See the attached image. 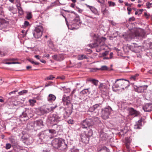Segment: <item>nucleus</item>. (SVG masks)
<instances>
[{
    "label": "nucleus",
    "instance_id": "f257e3e1",
    "mask_svg": "<svg viewBox=\"0 0 152 152\" xmlns=\"http://www.w3.org/2000/svg\"><path fill=\"white\" fill-rule=\"evenodd\" d=\"M52 144L53 147L57 149L63 151L66 148L67 144L65 140L62 139L55 138L52 141Z\"/></svg>",
    "mask_w": 152,
    "mask_h": 152
},
{
    "label": "nucleus",
    "instance_id": "f03ea898",
    "mask_svg": "<svg viewBox=\"0 0 152 152\" xmlns=\"http://www.w3.org/2000/svg\"><path fill=\"white\" fill-rule=\"evenodd\" d=\"M113 86L115 88H119L124 90L129 86V80L124 79H117Z\"/></svg>",
    "mask_w": 152,
    "mask_h": 152
},
{
    "label": "nucleus",
    "instance_id": "7ed1b4c3",
    "mask_svg": "<svg viewBox=\"0 0 152 152\" xmlns=\"http://www.w3.org/2000/svg\"><path fill=\"white\" fill-rule=\"evenodd\" d=\"M146 35L144 31L139 32L137 31L135 33L130 32L127 36L128 40H129L133 38H134L135 37L140 39H142L143 38H145Z\"/></svg>",
    "mask_w": 152,
    "mask_h": 152
},
{
    "label": "nucleus",
    "instance_id": "20e7f679",
    "mask_svg": "<svg viewBox=\"0 0 152 152\" xmlns=\"http://www.w3.org/2000/svg\"><path fill=\"white\" fill-rule=\"evenodd\" d=\"M62 119L61 116L58 114H53L50 115L48 117V121L50 124L55 126Z\"/></svg>",
    "mask_w": 152,
    "mask_h": 152
},
{
    "label": "nucleus",
    "instance_id": "39448f33",
    "mask_svg": "<svg viewBox=\"0 0 152 152\" xmlns=\"http://www.w3.org/2000/svg\"><path fill=\"white\" fill-rule=\"evenodd\" d=\"M43 31V27L41 26H39L35 27L33 32L34 37L36 39L40 38L42 35Z\"/></svg>",
    "mask_w": 152,
    "mask_h": 152
},
{
    "label": "nucleus",
    "instance_id": "423d86ee",
    "mask_svg": "<svg viewBox=\"0 0 152 152\" xmlns=\"http://www.w3.org/2000/svg\"><path fill=\"white\" fill-rule=\"evenodd\" d=\"M112 111V108L109 106H108L107 107L102 109L101 117L102 118L105 120L108 119Z\"/></svg>",
    "mask_w": 152,
    "mask_h": 152
},
{
    "label": "nucleus",
    "instance_id": "0eeeda50",
    "mask_svg": "<svg viewBox=\"0 0 152 152\" xmlns=\"http://www.w3.org/2000/svg\"><path fill=\"white\" fill-rule=\"evenodd\" d=\"M60 110H64L63 116L64 119H67L69 118L72 113V107H68L65 109L63 107H60Z\"/></svg>",
    "mask_w": 152,
    "mask_h": 152
},
{
    "label": "nucleus",
    "instance_id": "6e6552de",
    "mask_svg": "<svg viewBox=\"0 0 152 152\" xmlns=\"http://www.w3.org/2000/svg\"><path fill=\"white\" fill-rule=\"evenodd\" d=\"M80 124L82 128L87 129L88 127H91L94 124V123L91 119H86L83 121Z\"/></svg>",
    "mask_w": 152,
    "mask_h": 152
},
{
    "label": "nucleus",
    "instance_id": "1a4fd4ad",
    "mask_svg": "<svg viewBox=\"0 0 152 152\" xmlns=\"http://www.w3.org/2000/svg\"><path fill=\"white\" fill-rule=\"evenodd\" d=\"M71 98L69 96H64L62 99V102L64 105H68V107H72V105L70 102Z\"/></svg>",
    "mask_w": 152,
    "mask_h": 152
},
{
    "label": "nucleus",
    "instance_id": "9d476101",
    "mask_svg": "<svg viewBox=\"0 0 152 152\" xmlns=\"http://www.w3.org/2000/svg\"><path fill=\"white\" fill-rule=\"evenodd\" d=\"M57 107V105L54 107L52 106L50 107H46L44 108H41V111L43 113H47L53 110Z\"/></svg>",
    "mask_w": 152,
    "mask_h": 152
},
{
    "label": "nucleus",
    "instance_id": "9b49d317",
    "mask_svg": "<svg viewBox=\"0 0 152 152\" xmlns=\"http://www.w3.org/2000/svg\"><path fill=\"white\" fill-rule=\"evenodd\" d=\"M9 22L4 19L0 18V29L5 28L8 26Z\"/></svg>",
    "mask_w": 152,
    "mask_h": 152
},
{
    "label": "nucleus",
    "instance_id": "f8f14e48",
    "mask_svg": "<svg viewBox=\"0 0 152 152\" xmlns=\"http://www.w3.org/2000/svg\"><path fill=\"white\" fill-rule=\"evenodd\" d=\"M102 102L98 104H96L92 107H91L89 110L91 112H93L96 110H98L100 109L101 107Z\"/></svg>",
    "mask_w": 152,
    "mask_h": 152
},
{
    "label": "nucleus",
    "instance_id": "ddd939ff",
    "mask_svg": "<svg viewBox=\"0 0 152 152\" xmlns=\"http://www.w3.org/2000/svg\"><path fill=\"white\" fill-rule=\"evenodd\" d=\"M143 109L145 112H150L152 110V104L147 103L143 107Z\"/></svg>",
    "mask_w": 152,
    "mask_h": 152
},
{
    "label": "nucleus",
    "instance_id": "4468645a",
    "mask_svg": "<svg viewBox=\"0 0 152 152\" xmlns=\"http://www.w3.org/2000/svg\"><path fill=\"white\" fill-rule=\"evenodd\" d=\"M86 6L95 15H99V13L97 10L94 7L90 6L87 4H86Z\"/></svg>",
    "mask_w": 152,
    "mask_h": 152
},
{
    "label": "nucleus",
    "instance_id": "2eb2a0df",
    "mask_svg": "<svg viewBox=\"0 0 152 152\" xmlns=\"http://www.w3.org/2000/svg\"><path fill=\"white\" fill-rule=\"evenodd\" d=\"M129 114L131 115L136 116L139 114V113L134 110L132 108H129Z\"/></svg>",
    "mask_w": 152,
    "mask_h": 152
},
{
    "label": "nucleus",
    "instance_id": "dca6fc26",
    "mask_svg": "<svg viewBox=\"0 0 152 152\" xmlns=\"http://www.w3.org/2000/svg\"><path fill=\"white\" fill-rule=\"evenodd\" d=\"M142 119H140L138 121L136 122L134 126V129H140L141 127L142 126Z\"/></svg>",
    "mask_w": 152,
    "mask_h": 152
},
{
    "label": "nucleus",
    "instance_id": "f3484780",
    "mask_svg": "<svg viewBox=\"0 0 152 152\" xmlns=\"http://www.w3.org/2000/svg\"><path fill=\"white\" fill-rule=\"evenodd\" d=\"M31 112V110L29 109L26 110L24 112L22 113V115L20 116V118H22L28 117V113H30Z\"/></svg>",
    "mask_w": 152,
    "mask_h": 152
},
{
    "label": "nucleus",
    "instance_id": "a211bd4d",
    "mask_svg": "<svg viewBox=\"0 0 152 152\" xmlns=\"http://www.w3.org/2000/svg\"><path fill=\"white\" fill-rule=\"evenodd\" d=\"M89 88L85 89L81 91L80 92V96H82L81 97L80 99H83V97H85L87 96V93L88 92V90Z\"/></svg>",
    "mask_w": 152,
    "mask_h": 152
},
{
    "label": "nucleus",
    "instance_id": "6ab92c4d",
    "mask_svg": "<svg viewBox=\"0 0 152 152\" xmlns=\"http://www.w3.org/2000/svg\"><path fill=\"white\" fill-rule=\"evenodd\" d=\"M99 44V43L98 41V39H96L95 40L94 43L89 44L88 45V46L91 48H94L97 47Z\"/></svg>",
    "mask_w": 152,
    "mask_h": 152
},
{
    "label": "nucleus",
    "instance_id": "aec40b11",
    "mask_svg": "<svg viewBox=\"0 0 152 152\" xmlns=\"http://www.w3.org/2000/svg\"><path fill=\"white\" fill-rule=\"evenodd\" d=\"M56 96L53 94H50L47 97L48 101L50 102H52L56 99Z\"/></svg>",
    "mask_w": 152,
    "mask_h": 152
},
{
    "label": "nucleus",
    "instance_id": "412c9836",
    "mask_svg": "<svg viewBox=\"0 0 152 152\" xmlns=\"http://www.w3.org/2000/svg\"><path fill=\"white\" fill-rule=\"evenodd\" d=\"M75 18L73 21V23L78 25L79 24L81 23V22H80L79 16L77 15H75Z\"/></svg>",
    "mask_w": 152,
    "mask_h": 152
},
{
    "label": "nucleus",
    "instance_id": "4be33fe9",
    "mask_svg": "<svg viewBox=\"0 0 152 152\" xmlns=\"http://www.w3.org/2000/svg\"><path fill=\"white\" fill-rule=\"evenodd\" d=\"M85 134L87 137L88 140H87V141H88L89 140V139L88 137H91L93 134L92 130L91 129H89L87 133H85Z\"/></svg>",
    "mask_w": 152,
    "mask_h": 152
},
{
    "label": "nucleus",
    "instance_id": "5701e85b",
    "mask_svg": "<svg viewBox=\"0 0 152 152\" xmlns=\"http://www.w3.org/2000/svg\"><path fill=\"white\" fill-rule=\"evenodd\" d=\"M93 71H96L97 70H107L108 69V68L106 66H102L100 68H93L92 69Z\"/></svg>",
    "mask_w": 152,
    "mask_h": 152
},
{
    "label": "nucleus",
    "instance_id": "b1692460",
    "mask_svg": "<svg viewBox=\"0 0 152 152\" xmlns=\"http://www.w3.org/2000/svg\"><path fill=\"white\" fill-rule=\"evenodd\" d=\"M45 134L44 132H42L39 133L38 134L39 138L41 140H42L45 138L46 136H45Z\"/></svg>",
    "mask_w": 152,
    "mask_h": 152
},
{
    "label": "nucleus",
    "instance_id": "393cba45",
    "mask_svg": "<svg viewBox=\"0 0 152 152\" xmlns=\"http://www.w3.org/2000/svg\"><path fill=\"white\" fill-rule=\"evenodd\" d=\"M65 54H59L58 55V61H61L64 59Z\"/></svg>",
    "mask_w": 152,
    "mask_h": 152
},
{
    "label": "nucleus",
    "instance_id": "a878e982",
    "mask_svg": "<svg viewBox=\"0 0 152 152\" xmlns=\"http://www.w3.org/2000/svg\"><path fill=\"white\" fill-rule=\"evenodd\" d=\"M145 87L143 86H140L137 87L136 91L138 92L141 93L144 91Z\"/></svg>",
    "mask_w": 152,
    "mask_h": 152
},
{
    "label": "nucleus",
    "instance_id": "bb28decb",
    "mask_svg": "<svg viewBox=\"0 0 152 152\" xmlns=\"http://www.w3.org/2000/svg\"><path fill=\"white\" fill-rule=\"evenodd\" d=\"M88 58L86 55L82 54L79 55L78 56V59L79 60H82L85 59H87Z\"/></svg>",
    "mask_w": 152,
    "mask_h": 152
},
{
    "label": "nucleus",
    "instance_id": "cd10ccee",
    "mask_svg": "<svg viewBox=\"0 0 152 152\" xmlns=\"http://www.w3.org/2000/svg\"><path fill=\"white\" fill-rule=\"evenodd\" d=\"M43 121L40 120L37 121L35 123L37 126H43Z\"/></svg>",
    "mask_w": 152,
    "mask_h": 152
},
{
    "label": "nucleus",
    "instance_id": "c85d7f7f",
    "mask_svg": "<svg viewBox=\"0 0 152 152\" xmlns=\"http://www.w3.org/2000/svg\"><path fill=\"white\" fill-rule=\"evenodd\" d=\"M100 137L102 141H106L107 139V135L106 134H102L100 135Z\"/></svg>",
    "mask_w": 152,
    "mask_h": 152
},
{
    "label": "nucleus",
    "instance_id": "c756f323",
    "mask_svg": "<svg viewBox=\"0 0 152 152\" xmlns=\"http://www.w3.org/2000/svg\"><path fill=\"white\" fill-rule=\"evenodd\" d=\"M28 102L30 105L33 106L34 105L35 103L36 102V101L34 99H30L28 100Z\"/></svg>",
    "mask_w": 152,
    "mask_h": 152
},
{
    "label": "nucleus",
    "instance_id": "7c9ffc66",
    "mask_svg": "<svg viewBox=\"0 0 152 152\" xmlns=\"http://www.w3.org/2000/svg\"><path fill=\"white\" fill-rule=\"evenodd\" d=\"M89 81L91 82L93 84L96 86L97 85L98 83V81L95 79H90L89 80Z\"/></svg>",
    "mask_w": 152,
    "mask_h": 152
},
{
    "label": "nucleus",
    "instance_id": "2f4dec72",
    "mask_svg": "<svg viewBox=\"0 0 152 152\" xmlns=\"http://www.w3.org/2000/svg\"><path fill=\"white\" fill-rule=\"evenodd\" d=\"M26 18L27 19L29 20L32 18L31 13L30 12H26Z\"/></svg>",
    "mask_w": 152,
    "mask_h": 152
},
{
    "label": "nucleus",
    "instance_id": "473e14b6",
    "mask_svg": "<svg viewBox=\"0 0 152 152\" xmlns=\"http://www.w3.org/2000/svg\"><path fill=\"white\" fill-rule=\"evenodd\" d=\"M56 129H57V128H58V126L56 125ZM57 130L56 129H49V132L50 133H51L53 134H55L56 133V131Z\"/></svg>",
    "mask_w": 152,
    "mask_h": 152
},
{
    "label": "nucleus",
    "instance_id": "72a5a7b5",
    "mask_svg": "<svg viewBox=\"0 0 152 152\" xmlns=\"http://www.w3.org/2000/svg\"><path fill=\"white\" fill-rule=\"evenodd\" d=\"M27 92V91L25 90H23L22 91H20V92H18V94L19 95H23L25 94H26Z\"/></svg>",
    "mask_w": 152,
    "mask_h": 152
},
{
    "label": "nucleus",
    "instance_id": "f704fd0d",
    "mask_svg": "<svg viewBox=\"0 0 152 152\" xmlns=\"http://www.w3.org/2000/svg\"><path fill=\"white\" fill-rule=\"evenodd\" d=\"M29 25V22L27 21H25L24 23V26L23 27L25 28Z\"/></svg>",
    "mask_w": 152,
    "mask_h": 152
},
{
    "label": "nucleus",
    "instance_id": "c9c22d12",
    "mask_svg": "<svg viewBox=\"0 0 152 152\" xmlns=\"http://www.w3.org/2000/svg\"><path fill=\"white\" fill-rule=\"evenodd\" d=\"M10 142H11V143L13 145H15L16 144V142L15 141V139L12 138H11L10 139Z\"/></svg>",
    "mask_w": 152,
    "mask_h": 152
},
{
    "label": "nucleus",
    "instance_id": "e433bc0d",
    "mask_svg": "<svg viewBox=\"0 0 152 152\" xmlns=\"http://www.w3.org/2000/svg\"><path fill=\"white\" fill-rule=\"evenodd\" d=\"M102 11L104 14L106 13H108V11L106 8H103L102 9Z\"/></svg>",
    "mask_w": 152,
    "mask_h": 152
},
{
    "label": "nucleus",
    "instance_id": "4c0bfd02",
    "mask_svg": "<svg viewBox=\"0 0 152 152\" xmlns=\"http://www.w3.org/2000/svg\"><path fill=\"white\" fill-rule=\"evenodd\" d=\"M18 10L19 13L20 14H23V11L21 7L18 6Z\"/></svg>",
    "mask_w": 152,
    "mask_h": 152
},
{
    "label": "nucleus",
    "instance_id": "58836bf2",
    "mask_svg": "<svg viewBox=\"0 0 152 152\" xmlns=\"http://www.w3.org/2000/svg\"><path fill=\"white\" fill-rule=\"evenodd\" d=\"M54 78V77L52 75H50L49 76L47 77L46 79V80H52L53 78Z\"/></svg>",
    "mask_w": 152,
    "mask_h": 152
},
{
    "label": "nucleus",
    "instance_id": "ea45409f",
    "mask_svg": "<svg viewBox=\"0 0 152 152\" xmlns=\"http://www.w3.org/2000/svg\"><path fill=\"white\" fill-rule=\"evenodd\" d=\"M146 5L147 6V8L149 9L151 7H152V3L147 2L146 4Z\"/></svg>",
    "mask_w": 152,
    "mask_h": 152
},
{
    "label": "nucleus",
    "instance_id": "a19ab883",
    "mask_svg": "<svg viewBox=\"0 0 152 152\" xmlns=\"http://www.w3.org/2000/svg\"><path fill=\"white\" fill-rule=\"evenodd\" d=\"M11 147V145L10 143H7L6 145L5 148L6 149H9Z\"/></svg>",
    "mask_w": 152,
    "mask_h": 152
},
{
    "label": "nucleus",
    "instance_id": "79ce46f5",
    "mask_svg": "<svg viewBox=\"0 0 152 152\" xmlns=\"http://www.w3.org/2000/svg\"><path fill=\"white\" fill-rule=\"evenodd\" d=\"M29 61L32 64H35L36 65H38L39 64V63L37 62H35L33 60L31 59L29 60Z\"/></svg>",
    "mask_w": 152,
    "mask_h": 152
},
{
    "label": "nucleus",
    "instance_id": "37998d69",
    "mask_svg": "<svg viewBox=\"0 0 152 152\" xmlns=\"http://www.w3.org/2000/svg\"><path fill=\"white\" fill-rule=\"evenodd\" d=\"M52 57L53 59L58 61V55L56 54L52 56Z\"/></svg>",
    "mask_w": 152,
    "mask_h": 152
},
{
    "label": "nucleus",
    "instance_id": "c03bdc74",
    "mask_svg": "<svg viewBox=\"0 0 152 152\" xmlns=\"http://www.w3.org/2000/svg\"><path fill=\"white\" fill-rule=\"evenodd\" d=\"M108 4L109 6H114L115 5V3L114 2L112 1H108Z\"/></svg>",
    "mask_w": 152,
    "mask_h": 152
},
{
    "label": "nucleus",
    "instance_id": "a18cd8bd",
    "mask_svg": "<svg viewBox=\"0 0 152 152\" xmlns=\"http://www.w3.org/2000/svg\"><path fill=\"white\" fill-rule=\"evenodd\" d=\"M126 147L127 151L129 152L130 151V148H129V144L128 143H127L126 145Z\"/></svg>",
    "mask_w": 152,
    "mask_h": 152
},
{
    "label": "nucleus",
    "instance_id": "49530a36",
    "mask_svg": "<svg viewBox=\"0 0 152 152\" xmlns=\"http://www.w3.org/2000/svg\"><path fill=\"white\" fill-rule=\"evenodd\" d=\"M132 9L130 8L129 7H128L127 8V10L128 11V15L130 14V12L132 11Z\"/></svg>",
    "mask_w": 152,
    "mask_h": 152
},
{
    "label": "nucleus",
    "instance_id": "de8ad7c7",
    "mask_svg": "<svg viewBox=\"0 0 152 152\" xmlns=\"http://www.w3.org/2000/svg\"><path fill=\"white\" fill-rule=\"evenodd\" d=\"M132 4H129L128 2H126L125 3V5L126 6H128L129 7H131L132 6Z\"/></svg>",
    "mask_w": 152,
    "mask_h": 152
},
{
    "label": "nucleus",
    "instance_id": "09e8293b",
    "mask_svg": "<svg viewBox=\"0 0 152 152\" xmlns=\"http://www.w3.org/2000/svg\"><path fill=\"white\" fill-rule=\"evenodd\" d=\"M135 20V18L134 17H132L131 18H130L129 19V21H134Z\"/></svg>",
    "mask_w": 152,
    "mask_h": 152
},
{
    "label": "nucleus",
    "instance_id": "8fccbe9b",
    "mask_svg": "<svg viewBox=\"0 0 152 152\" xmlns=\"http://www.w3.org/2000/svg\"><path fill=\"white\" fill-rule=\"evenodd\" d=\"M18 91L17 90H15V91H13L9 93V94L11 95V94H15V92Z\"/></svg>",
    "mask_w": 152,
    "mask_h": 152
},
{
    "label": "nucleus",
    "instance_id": "3c124183",
    "mask_svg": "<svg viewBox=\"0 0 152 152\" xmlns=\"http://www.w3.org/2000/svg\"><path fill=\"white\" fill-rule=\"evenodd\" d=\"M97 1L101 4H103L104 2V0H97Z\"/></svg>",
    "mask_w": 152,
    "mask_h": 152
},
{
    "label": "nucleus",
    "instance_id": "603ef678",
    "mask_svg": "<svg viewBox=\"0 0 152 152\" xmlns=\"http://www.w3.org/2000/svg\"><path fill=\"white\" fill-rule=\"evenodd\" d=\"M143 10V9L138 10V11H139V12H140L139 14H138V16H139V15H140L142 13Z\"/></svg>",
    "mask_w": 152,
    "mask_h": 152
},
{
    "label": "nucleus",
    "instance_id": "864d4df0",
    "mask_svg": "<svg viewBox=\"0 0 152 152\" xmlns=\"http://www.w3.org/2000/svg\"><path fill=\"white\" fill-rule=\"evenodd\" d=\"M108 54V53L107 51H105V52L103 53L102 54L103 56H107Z\"/></svg>",
    "mask_w": 152,
    "mask_h": 152
},
{
    "label": "nucleus",
    "instance_id": "5fc2aeb1",
    "mask_svg": "<svg viewBox=\"0 0 152 152\" xmlns=\"http://www.w3.org/2000/svg\"><path fill=\"white\" fill-rule=\"evenodd\" d=\"M73 121L71 119H70L68 121V123L69 124H73Z\"/></svg>",
    "mask_w": 152,
    "mask_h": 152
},
{
    "label": "nucleus",
    "instance_id": "6e6d98bb",
    "mask_svg": "<svg viewBox=\"0 0 152 152\" xmlns=\"http://www.w3.org/2000/svg\"><path fill=\"white\" fill-rule=\"evenodd\" d=\"M144 15L147 18H148L150 16L149 15H148L147 13L145 12L144 13Z\"/></svg>",
    "mask_w": 152,
    "mask_h": 152
},
{
    "label": "nucleus",
    "instance_id": "4d7b16f0",
    "mask_svg": "<svg viewBox=\"0 0 152 152\" xmlns=\"http://www.w3.org/2000/svg\"><path fill=\"white\" fill-rule=\"evenodd\" d=\"M27 139V138L25 137L24 136H23L21 137V140L22 141L25 140Z\"/></svg>",
    "mask_w": 152,
    "mask_h": 152
},
{
    "label": "nucleus",
    "instance_id": "13d9d810",
    "mask_svg": "<svg viewBox=\"0 0 152 152\" xmlns=\"http://www.w3.org/2000/svg\"><path fill=\"white\" fill-rule=\"evenodd\" d=\"M34 57L37 58L38 59H39L40 58V57L39 55H35L34 56Z\"/></svg>",
    "mask_w": 152,
    "mask_h": 152
},
{
    "label": "nucleus",
    "instance_id": "bf43d9fd",
    "mask_svg": "<svg viewBox=\"0 0 152 152\" xmlns=\"http://www.w3.org/2000/svg\"><path fill=\"white\" fill-rule=\"evenodd\" d=\"M58 78H59L61 79H62V80H64L65 78V77H64V76H62V77H58Z\"/></svg>",
    "mask_w": 152,
    "mask_h": 152
},
{
    "label": "nucleus",
    "instance_id": "052dcab7",
    "mask_svg": "<svg viewBox=\"0 0 152 152\" xmlns=\"http://www.w3.org/2000/svg\"><path fill=\"white\" fill-rule=\"evenodd\" d=\"M40 61L42 63H45L46 62V61H45L43 60V59H42V60H40Z\"/></svg>",
    "mask_w": 152,
    "mask_h": 152
},
{
    "label": "nucleus",
    "instance_id": "680f3d73",
    "mask_svg": "<svg viewBox=\"0 0 152 152\" xmlns=\"http://www.w3.org/2000/svg\"><path fill=\"white\" fill-rule=\"evenodd\" d=\"M86 16H87V17H88L91 18H92L93 19H94L95 18H95V17H92L91 16H90L89 15H86Z\"/></svg>",
    "mask_w": 152,
    "mask_h": 152
},
{
    "label": "nucleus",
    "instance_id": "e2e57ef3",
    "mask_svg": "<svg viewBox=\"0 0 152 152\" xmlns=\"http://www.w3.org/2000/svg\"><path fill=\"white\" fill-rule=\"evenodd\" d=\"M31 66H26V68L27 69H31Z\"/></svg>",
    "mask_w": 152,
    "mask_h": 152
},
{
    "label": "nucleus",
    "instance_id": "0e129e2a",
    "mask_svg": "<svg viewBox=\"0 0 152 152\" xmlns=\"http://www.w3.org/2000/svg\"><path fill=\"white\" fill-rule=\"evenodd\" d=\"M113 53H110V58H112V57L113 56Z\"/></svg>",
    "mask_w": 152,
    "mask_h": 152
},
{
    "label": "nucleus",
    "instance_id": "69168bd1",
    "mask_svg": "<svg viewBox=\"0 0 152 152\" xmlns=\"http://www.w3.org/2000/svg\"><path fill=\"white\" fill-rule=\"evenodd\" d=\"M44 56L45 57H47V58H49V56H50V55H49V54H45L44 55Z\"/></svg>",
    "mask_w": 152,
    "mask_h": 152
},
{
    "label": "nucleus",
    "instance_id": "338daca9",
    "mask_svg": "<svg viewBox=\"0 0 152 152\" xmlns=\"http://www.w3.org/2000/svg\"><path fill=\"white\" fill-rule=\"evenodd\" d=\"M75 4H71V7H72L74 8L75 6Z\"/></svg>",
    "mask_w": 152,
    "mask_h": 152
},
{
    "label": "nucleus",
    "instance_id": "774afa93",
    "mask_svg": "<svg viewBox=\"0 0 152 152\" xmlns=\"http://www.w3.org/2000/svg\"><path fill=\"white\" fill-rule=\"evenodd\" d=\"M70 12L74 14L75 16L77 15L75 12L74 11H70Z\"/></svg>",
    "mask_w": 152,
    "mask_h": 152
}]
</instances>
